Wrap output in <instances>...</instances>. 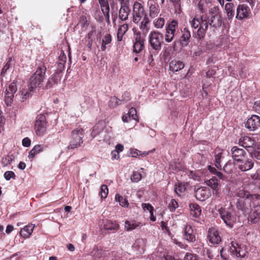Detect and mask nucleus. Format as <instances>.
Wrapping results in <instances>:
<instances>
[{"instance_id": "obj_16", "label": "nucleus", "mask_w": 260, "mask_h": 260, "mask_svg": "<svg viewBox=\"0 0 260 260\" xmlns=\"http://www.w3.org/2000/svg\"><path fill=\"white\" fill-rule=\"evenodd\" d=\"M235 195L239 198L238 200H247L248 201L250 200V198H252L253 197L254 199L259 198V194H250L248 190H245L244 188H239L237 189Z\"/></svg>"}, {"instance_id": "obj_3", "label": "nucleus", "mask_w": 260, "mask_h": 260, "mask_svg": "<svg viewBox=\"0 0 260 260\" xmlns=\"http://www.w3.org/2000/svg\"><path fill=\"white\" fill-rule=\"evenodd\" d=\"M46 67L42 64L37 68L36 72L32 74L29 80V85L31 88H36L44 81L45 78Z\"/></svg>"}, {"instance_id": "obj_21", "label": "nucleus", "mask_w": 260, "mask_h": 260, "mask_svg": "<svg viewBox=\"0 0 260 260\" xmlns=\"http://www.w3.org/2000/svg\"><path fill=\"white\" fill-rule=\"evenodd\" d=\"M255 141L248 136H244L239 140V144L244 148H252L254 149Z\"/></svg>"}, {"instance_id": "obj_11", "label": "nucleus", "mask_w": 260, "mask_h": 260, "mask_svg": "<svg viewBox=\"0 0 260 260\" xmlns=\"http://www.w3.org/2000/svg\"><path fill=\"white\" fill-rule=\"evenodd\" d=\"M245 127L249 131H254L260 127V117L256 115H253L248 119Z\"/></svg>"}, {"instance_id": "obj_34", "label": "nucleus", "mask_w": 260, "mask_h": 260, "mask_svg": "<svg viewBox=\"0 0 260 260\" xmlns=\"http://www.w3.org/2000/svg\"><path fill=\"white\" fill-rule=\"evenodd\" d=\"M35 88H31L30 86H29L28 89H23L20 94V98L22 101L26 99L27 98L31 95L32 92Z\"/></svg>"}, {"instance_id": "obj_47", "label": "nucleus", "mask_w": 260, "mask_h": 260, "mask_svg": "<svg viewBox=\"0 0 260 260\" xmlns=\"http://www.w3.org/2000/svg\"><path fill=\"white\" fill-rule=\"evenodd\" d=\"M155 27L157 28H161L165 25V20L163 18L159 17L154 21Z\"/></svg>"}, {"instance_id": "obj_51", "label": "nucleus", "mask_w": 260, "mask_h": 260, "mask_svg": "<svg viewBox=\"0 0 260 260\" xmlns=\"http://www.w3.org/2000/svg\"><path fill=\"white\" fill-rule=\"evenodd\" d=\"M178 207V203L174 199H172L168 205V208L171 212H174Z\"/></svg>"}, {"instance_id": "obj_31", "label": "nucleus", "mask_w": 260, "mask_h": 260, "mask_svg": "<svg viewBox=\"0 0 260 260\" xmlns=\"http://www.w3.org/2000/svg\"><path fill=\"white\" fill-rule=\"evenodd\" d=\"M140 223L135 220L126 221L125 222V230L127 231H131L138 227Z\"/></svg>"}, {"instance_id": "obj_42", "label": "nucleus", "mask_w": 260, "mask_h": 260, "mask_svg": "<svg viewBox=\"0 0 260 260\" xmlns=\"http://www.w3.org/2000/svg\"><path fill=\"white\" fill-rule=\"evenodd\" d=\"M201 21V17H194L192 19L189 20V23L192 29H196L197 28L200 27Z\"/></svg>"}, {"instance_id": "obj_39", "label": "nucleus", "mask_w": 260, "mask_h": 260, "mask_svg": "<svg viewBox=\"0 0 260 260\" xmlns=\"http://www.w3.org/2000/svg\"><path fill=\"white\" fill-rule=\"evenodd\" d=\"M103 14L109 13L110 8L107 0H98Z\"/></svg>"}, {"instance_id": "obj_18", "label": "nucleus", "mask_w": 260, "mask_h": 260, "mask_svg": "<svg viewBox=\"0 0 260 260\" xmlns=\"http://www.w3.org/2000/svg\"><path fill=\"white\" fill-rule=\"evenodd\" d=\"M231 154L232 157L236 161L242 160L245 158L246 154L245 151L237 146H234L231 149Z\"/></svg>"}, {"instance_id": "obj_23", "label": "nucleus", "mask_w": 260, "mask_h": 260, "mask_svg": "<svg viewBox=\"0 0 260 260\" xmlns=\"http://www.w3.org/2000/svg\"><path fill=\"white\" fill-rule=\"evenodd\" d=\"M184 64L182 61L173 60L169 63V69L173 72H178L183 69Z\"/></svg>"}, {"instance_id": "obj_38", "label": "nucleus", "mask_w": 260, "mask_h": 260, "mask_svg": "<svg viewBox=\"0 0 260 260\" xmlns=\"http://www.w3.org/2000/svg\"><path fill=\"white\" fill-rule=\"evenodd\" d=\"M115 199L117 202L119 203L120 206L123 207H128V203L127 200L122 196H120L118 194L115 195Z\"/></svg>"}, {"instance_id": "obj_41", "label": "nucleus", "mask_w": 260, "mask_h": 260, "mask_svg": "<svg viewBox=\"0 0 260 260\" xmlns=\"http://www.w3.org/2000/svg\"><path fill=\"white\" fill-rule=\"evenodd\" d=\"M121 104H122V102H120V100L115 96L111 97L109 102V106L111 108H115Z\"/></svg>"}, {"instance_id": "obj_59", "label": "nucleus", "mask_w": 260, "mask_h": 260, "mask_svg": "<svg viewBox=\"0 0 260 260\" xmlns=\"http://www.w3.org/2000/svg\"><path fill=\"white\" fill-rule=\"evenodd\" d=\"M4 177L7 180H10L11 178L15 177V173L12 171H7L4 174Z\"/></svg>"}, {"instance_id": "obj_20", "label": "nucleus", "mask_w": 260, "mask_h": 260, "mask_svg": "<svg viewBox=\"0 0 260 260\" xmlns=\"http://www.w3.org/2000/svg\"><path fill=\"white\" fill-rule=\"evenodd\" d=\"M184 238L189 242H193L196 241V236L193 234L192 227L190 225H186L184 228Z\"/></svg>"}, {"instance_id": "obj_56", "label": "nucleus", "mask_w": 260, "mask_h": 260, "mask_svg": "<svg viewBox=\"0 0 260 260\" xmlns=\"http://www.w3.org/2000/svg\"><path fill=\"white\" fill-rule=\"evenodd\" d=\"M198 28H199L197 30V36L200 39H203L204 37L207 30L204 29L203 28V26H200Z\"/></svg>"}, {"instance_id": "obj_15", "label": "nucleus", "mask_w": 260, "mask_h": 260, "mask_svg": "<svg viewBox=\"0 0 260 260\" xmlns=\"http://www.w3.org/2000/svg\"><path fill=\"white\" fill-rule=\"evenodd\" d=\"M207 237L209 242L212 244H218L221 240L217 230L214 228L209 229Z\"/></svg>"}, {"instance_id": "obj_4", "label": "nucleus", "mask_w": 260, "mask_h": 260, "mask_svg": "<svg viewBox=\"0 0 260 260\" xmlns=\"http://www.w3.org/2000/svg\"><path fill=\"white\" fill-rule=\"evenodd\" d=\"M83 129L80 127L75 128L72 131L70 143L68 147L69 149H74L81 146L83 142Z\"/></svg>"}, {"instance_id": "obj_46", "label": "nucleus", "mask_w": 260, "mask_h": 260, "mask_svg": "<svg viewBox=\"0 0 260 260\" xmlns=\"http://www.w3.org/2000/svg\"><path fill=\"white\" fill-rule=\"evenodd\" d=\"M127 115L129 119L137 120L138 118L137 111L134 108H131L129 109V111L127 113Z\"/></svg>"}, {"instance_id": "obj_28", "label": "nucleus", "mask_w": 260, "mask_h": 260, "mask_svg": "<svg viewBox=\"0 0 260 260\" xmlns=\"http://www.w3.org/2000/svg\"><path fill=\"white\" fill-rule=\"evenodd\" d=\"M128 29V25L125 23L121 24L118 28L117 32V39L118 42H121L122 40L123 36L125 34Z\"/></svg>"}, {"instance_id": "obj_25", "label": "nucleus", "mask_w": 260, "mask_h": 260, "mask_svg": "<svg viewBox=\"0 0 260 260\" xmlns=\"http://www.w3.org/2000/svg\"><path fill=\"white\" fill-rule=\"evenodd\" d=\"M130 10L126 4H122L119 11V18L122 21L126 20L128 18Z\"/></svg>"}, {"instance_id": "obj_14", "label": "nucleus", "mask_w": 260, "mask_h": 260, "mask_svg": "<svg viewBox=\"0 0 260 260\" xmlns=\"http://www.w3.org/2000/svg\"><path fill=\"white\" fill-rule=\"evenodd\" d=\"M181 35L179 40V44L181 47H186L189 42L191 38V34L189 30L187 27H184L183 29H181Z\"/></svg>"}, {"instance_id": "obj_17", "label": "nucleus", "mask_w": 260, "mask_h": 260, "mask_svg": "<svg viewBox=\"0 0 260 260\" xmlns=\"http://www.w3.org/2000/svg\"><path fill=\"white\" fill-rule=\"evenodd\" d=\"M240 164L238 165V168L243 172L247 171L252 168L254 162L251 158H244L242 160L239 161Z\"/></svg>"}, {"instance_id": "obj_35", "label": "nucleus", "mask_w": 260, "mask_h": 260, "mask_svg": "<svg viewBox=\"0 0 260 260\" xmlns=\"http://www.w3.org/2000/svg\"><path fill=\"white\" fill-rule=\"evenodd\" d=\"M43 147L42 145H36L30 151L28 155V157L29 158H34V156L39 153V152H41L43 150Z\"/></svg>"}, {"instance_id": "obj_32", "label": "nucleus", "mask_w": 260, "mask_h": 260, "mask_svg": "<svg viewBox=\"0 0 260 260\" xmlns=\"http://www.w3.org/2000/svg\"><path fill=\"white\" fill-rule=\"evenodd\" d=\"M112 41V37L110 34H108L105 35L102 39L101 50L105 51L107 48V45L110 44Z\"/></svg>"}, {"instance_id": "obj_48", "label": "nucleus", "mask_w": 260, "mask_h": 260, "mask_svg": "<svg viewBox=\"0 0 260 260\" xmlns=\"http://www.w3.org/2000/svg\"><path fill=\"white\" fill-rule=\"evenodd\" d=\"M79 23L82 27H86L89 25L87 18L85 15H82L80 17Z\"/></svg>"}, {"instance_id": "obj_62", "label": "nucleus", "mask_w": 260, "mask_h": 260, "mask_svg": "<svg viewBox=\"0 0 260 260\" xmlns=\"http://www.w3.org/2000/svg\"><path fill=\"white\" fill-rule=\"evenodd\" d=\"M142 207L144 210H148L149 212L153 211V207L149 204L143 203Z\"/></svg>"}, {"instance_id": "obj_58", "label": "nucleus", "mask_w": 260, "mask_h": 260, "mask_svg": "<svg viewBox=\"0 0 260 260\" xmlns=\"http://www.w3.org/2000/svg\"><path fill=\"white\" fill-rule=\"evenodd\" d=\"M131 99L130 94L129 92L125 91L124 92L122 95V99L120 100V102H122V104H124L129 101Z\"/></svg>"}, {"instance_id": "obj_19", "label": "nucleus", "mask_w": 260, "mask_h": 260, "mask_svg": "<svg viewBox=\"0 0 260 260\" xmlns=\"http://www.w3.org/2000/svg\"><path fill=\"white\" fill-rule=\"evenodd\" d=\"M134 52L138 53L140 52L144 48V39L140 34H137L133 45Z\"/></svg>"}, {"instance_id": "obj_43", "label": "nucleus", "mask_w": 260, "mask_h": 260, "mask_svg": "<svg viewBox=\"0 0 260 260\" xmlns=\"http://www.w3.org/2000/svg\"><path fill=\"white\" fill-rule=\"evenodd\" d=\"M14 159V156L13 155H8L4 156L2 159V164L4 166H7L10 164Z\"/></svg>"}, {"instance_id": "obj_10", "label": "nucleus", "mask_w": 260, "mask_h": 260, "mask_svg": "<svg viewBox=\"0 0 260 260\" xmlns=\"http://www.w3.org/2000/svg\"><path fill=\"white\" fill-rule=\"evenodd\" d=\"M147 17L143 7L139 3H135L133 7V21L138 23L140 20Z\"/></svg>"}, {"instance_id": "obj_63", "label": "nucleus", "mask_w": 260, "mask_h": 260, "mask_svg": "<svg viewBox=\"0 0 260 260\" xmlns=\"http://www.w3.org/2000/svg\"><path fill=\"white\" fill-rule=\"evenodd\" d=\"M22 145L24 147H28L30 145L31 141L28 138H25L22 140Z\"/></svg>"}, {"instance_id": "obj_6", "label": "nucleus", "mask_w": 260, "mask_h": 260, "mask_svg": "<svg viewBox=\"0 0 260 260\" xmlns=\"http://www.w3.org/2000/svg\"><path fill=\"white\" fill-rule=\"evenodd\" d=\"M47 123L46 118L44 115H38L36 118L35 123L34 129L38 136H44L47 131Z\"/></svg>"}, {"instance_id": "obj_50", "label": "nucleus", "mask_w": 260, "mask_h": 260, "mask_svg": "<svg viewBox=\"0 0 260 260\" xmlns=\"http://www.w3.org/2000/svg\"><path fill=\"white\" fill-rule=\"evenodd\" d=\"M141 174L138 172H134L131 177L132 181L134 182H138L141 179Z\"/></svg>"}, {"instance_id": "obj_33", "label": "nucleus", "mask_w": 260, "mask_h": 260, "mask_svg": "<svg viewBox=\"0 0 260 260\" xmlns=\"http://www.w3.org/2000/svg\"><path fill=\"white\" fill-rule=\"evenodd\" d=\"M149 23V19L148 16L145 17V18L142 19V22L140 26V28L143 32V33L146 34L148 31L149 29V27L148 26Z\"/></svg>"}, {"instance_id": "obj_2", "label": "nucleus", "mask_w": 260, "mask_h": 260, "mask_svg": "<svg viewBox=\"0 0 260 260\" xmlns=\"http://www.w3.org/2000/svg\"><path fill=\"white\" fill-rule=\"evenodd\" d=\"M164 35L162 33L157 31H152L148 36L149 47L148 50L149 56L148 61L150 63L161 49L163 43Z\"/></svg>"}, {"instance_id": "obj_22", "label": "nucleus", "mask_w": 260, "mask_h": 260, "mask_svg": "<svg viewBox=\"0 0 260 260\" xmlns=\"http://www.w3.org/2000/svg\"><path fill=\"white\" fill-rule=\"evenodd\" d=\"M207 19L209 24L214 27H219L222 23L221 15L211 16Z\"/></svg>"}, {"instance_id": "obj_13", "label": "nucleus", "mask_w": 260, "mask_h": 260, "mask_svg": "<svg viewBox=\"0 0 260 260\" xmlns=\"http://www.w3.org/2000/svg\"><path fill=\"white\" fill-rule=\"evenodd\" d=\"M250 13V10L245 4L239 5L237 8L236 18L242 20L247 18Z\"/></svg>"}, {"instance_id": "obj_7", "label": "nucleus", "mask_w": 260, "mask_h": 260, "mask_svg": "<svg viewBox=\"0 0 260 260\" xmlns=\"http://www.w3.org/2000/svg\"><path fill=\"white\" fill-rule=\"evenodd\" d=\"M230 250L233 255L239 258L245 257L247 253L245 245L233 241L231 242Z\"/></svg>"}, {"instance_id": "obj_54", "label": "nucleus", "mask_w": 260, "mask_h": 260, "mask_svg": "<svg viewBox=\"0 0 260 260\" xmlns=\"http://www.w3.org/2000/svg\"><path fill=\"white\" fill-rule=\"evenodd\" d=\"M253 155L255 158L260 160V145H254Z\"/></svg>"}, {"instance_id": "obj_57", "label": "nucleus", "mask_w": 260, "mask_h": 260, "mask_svg": "<svg viewBox=\"0 0 260 260\" xmlns=\"http://www.w3.org/2000/svg\"><path fill=\"white\" fill-rule=\"evenodd\" d=\"M184 260H199V258L195 254L187 253L184 256Z\"/></svg>"}, {"instance_id": "obj_1", "label": "nucleus", "mask_w": 260, "mask_h": 260, "mask_svg": "<svg viewBox=\"0 0 260 260\" xmlns=\"http://www.w3.org/2000/svg\"><path fill=\"white\" fill-rule=\"evenodd\" d=\"M250 200H237L236 207L245 213H249V220L253 223H256L260 219V195L259 198Z\"/></svg>"}, {"instance_id": "obj_40", "label": "nucleus", "mask_w": 260, "mask_h": 260, "mask_svg": "<svg viewBox=\"0 0 260 260\" xmlns=\"http://www.w3.org/2000/svg\"><path fill=\"white\" fill-rule=\"evenodd\" d=\"M206 183L208 186H210L213 189H217L219 188L217 180L215 178H213L207 180Z\"/></svg>"}, {"instance_id": "obj_64", "label": "nucleus", "mask_w": 260, "mask_h": 260, "mask_svg": "<svg viewBox=\"0 0 260 260\" xmlns=\"http://www.w3.org/2000/svg\"><path fill=\"white\" fill-rule=\"evenodd\" d=\"M111 157L112 159H118L119 158V153L117 150H113L111 152Z\"/></svg>"}, {"instance_id": "obj_9", "label": "nucleus", "mask_w": 260, "mask_h": 260, "mask_svg": "<svg viewBox=\"0 0 260 260\" xmlns=\"http://www.w3.org/2000/svg\"><path fill=\"white\" fill-rule=\"evenodd\" d=\"M218 212L224 222L228 226L232 227L236 220V218L232 212L230 210L222 208L219 209Z\"/></svg>"}, {"instance_id": "obj_30", "label": "nucleus", "mask_w": 260, "mask_h": 260, "mask_svg": "<svg viewBox=\"0 0 260 260\" xmlns=\"http://www.w3.org/2000/svg\"><path fill=\"white\" fill-rule=\"evenodd\" d=\"M234 4L232 3H228L225 5L224 9L229 19H232L234 16Z\"/></svg>"}, {"instance_id": "obj_27", "label": "nucleus", "mask_w": 260, "mask_h": 260, "mask_svg": "<svg viewBox=\"0 0 260 260\" xmlns=\"http://www.w3.org/2000/svg\"><path fill=\"white\" fill-rule=\"evenodd\" d=\"M105 128V123L101 121L96 124L93 127L91 135L92 137H95L96 136L100 134Z\"/></svg>"}, {"instance_id": "obj_53", "label": "nucleus", "mask_w": 260, "mask_h": 260, "mask_svg": "<svg viewBox=\"0 0 260 260\" xmlns=\"http://www.w3.org/2000/svg\"><path fill=\"white\" fill-rule=\"evenodd\" d=\"M58 78L56 75L53 74L48 80L47 85L51 86L53 84L57 83Z\"/></svg>"}, {"instance_id": "obj_44", "label": "nucleus", "mask_w": 260, "mask_h": 260, "mask_svg": "<svg viewBox=\"0 0 260 260\" xmlns=\"http://www.w3.org/2000/svg\"><path fill=\"white\" fill-rule=\"evenodd\" d=\"M100 194L102 199H104L107 198L108 194V188L106 185L103 184L101 186Z\"/></svg>"}, {"instance_id": "obj_60", "label": "nucleus", "mask_w": 260, "mask_h": 260, "mask_svg": "<svg viewBox=\"0 0 260 260\" xmlns=\"http://www.w3.org/2000/svg\"><path fill=\"white\" fill-rule=\"evenodd\" d=\"M233 165L231 163H226L223 167V170L226 173H231L232 171Z\"/></svg>"}, {"instance_id": "obj_29", "label": "nucleus", "mask_w": 260, "mask_h": 260, "mask_svg": "<svg viewBox=\"0 0 260 260\" xmlns=\"http://www.w3.org/2000/svg\"><path fill=\"white\" fill-rule=\"evenodd\" d=\"M190 214L195 218H198L201 214V209L200 206L197 204H189Z\"/></svg>"}, {"instance_id": "obj_36", "label": "nucleus", "mask_w": 260, "mask_h": 260, "mask_svg": "<svg viewBox=\"0 0 260 260\" xmlns=\"http://www.w3.org/2000/svg\"><path fill=\"white\" fill-rule=\"evenodd\" d=\"M186 186L187 184L184 183H179L178 184H176L175 187V192L179 196H181V194L185 191Z\"/></svg>"}, {"instance_id": "obj_61", "label": "nucleus", "mask_w": 260, "mask_h": 260, "mask_svg": "<svg viewBox=\"0 0 260 260\" xmlns=\"http://www.w3.org/2000/svg\"><path fill=\"white\" fill-rule=\"evenodd\" d=\"M11 59H10L7 62V63L5 64V66L4 67V68H3L2 70V73H1V75L2 76H4L5 75V74L7 72V71L10 68V67H11Z\"/></svg>"}, {"instance_id": "obj_8", "label": "nucleus", "mask_w": 260, "mask_h": 260, "mask_svg": "<svg viewBox=\"0 0 260 260\" xmlns=\"http://www.w3.org/2000/svg\"><path fill=\"white\" fill-rule=\"evenodd\" d=\"M17 90L16 81H14L6 88L5 101L6 104L11 105L13 101L15 94Z\"/></svg>"}, {"instance_id": "obj_24", "label": "nucleus", "mask_w": 260, "mask_h": 260, "mask_svg": "<svg viewBox=\"0 0 260 260\" xmlns=\"http://www.w3.org/2000/svg\"><path fill=\"white\" fill-rule=\"evenodd\" d=\"M119 228V225L115 221L107 220L104 222V229L106 231H117Z\"/></svg>"}, {"instance_id": "obj_26", "label": "nucleus", "mask_w": 260, "mask_h": 260, "mask_svg": "<svg viewBox=\"0 0 260 260\" xmlns=\"http://www.w3.org/2000/svg\"><path fill=\"white\" fill-rule=\"evenodd\" d=\"M34 228L35 225L33 224H29L25 226L22 229L20 230V235L25 239L29 238L31 235Z\"/></svg>"}, {"instance_id": "obj_45", "label": "nucleus", "mask_w": 260, "mask_h": 260, "mask_svg": "<svg viewBox=\"0 0 260 260\" xmlns=\"http://www.w3.org/2000/svg\"><path fill=\"white\" fill-rule=\"evenodd\" d=\"M150 15L151 17H155L159 13L158 7L155 5H151L149 7Z\"/></svg>"}, {"instance_id": "obj_37", "label": "nucleus", "mask_w": 260, "mask_h": 260, "mask_svg": "<svg viewBox=\"0 0 260 260\" xmlns=\"http://www.w3.org/2000/svg\"><path fill=\"white\" fill-rule=\"evenodd\" d=\"M67 57L63 52H61L58 60V68L61 70L64 68V65L66 62Z\"/></svg>"}, {"instance_id": "obj_49", "label": "nucleus", "mask_w": 260, "mask_h": 260, "mask_svg": "<svg viewBox=\"0 0 260 260\" xmlns=\"http://www.w3.org/2000/svg\"><path fill=\"white\" fill-rule=\"evenodd\" d=\"M222 156L221 153H218L215 156V166L217 169H221V158Z\"/></svg>"}, {"instance_id": "obj_12", "label": "nucleus", "mask_w": 260, "mask_h": 260, "mask_svg": "<svg viewBox=\"0 0 260 260\" xmlns=\"http://www.w3.org/2000/svg\"><path fill=\"white\" fill-rule=\"evenodd\" d=\"M210 190L208 187H201L194 190V196L198 200L204 201L210 196Z\"/></svg>"}, {"instance_id": "obj_55", "label": "nucleus", "mask_w": 260, "mask_h": 260, "mask_svg": "<svg viewBox=\"0 0 260 260\" xmlns=\"http://www.w3.org/2000/svg\"><path fill=\"white\" fill-rule=\"evenodd\" d=\"M209 14L210 16L220 15L218 7L215 6L211 8L209 10Z\"/></svg>"}, {"instance_id": "obj_5", "label": "nucleus", "mask_w": 260, "mask_h": 260, "mask_svg": "<svg viewBox=\"0 0 260 260\" xmlns=\"http://www.w3.org/2000/svg\"><path fill=\"white\" fill-rule=\"evenodd\" d=\"M178 28V22L177 20H173L167 24L165 29L164 38L167 43L172 42L177 35V29Z\"/></svg>"}, {"instance_id": "obj_52", "label": "nucleus", "mask_w": 260, "mask_h": 260, "mask_svg": "<svg viewBox=\"0 0 260 260\" xmlns=\"http://www.w3.org/2000/svg\"><path fill=\"white\" fill-rule=\"evenodd\" d=\"M201 21L200 23V27L203 26V28L207 30L208 28V25L209 24V23L208 22V19L204 16H201Z\"/></svg>"}]
</instances>
